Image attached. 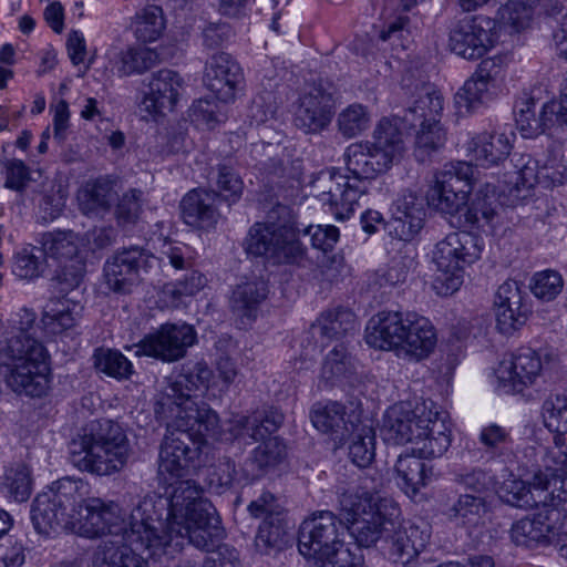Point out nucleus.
I'll list each match as a JSON object with an SVG mask.
<instances>
[{"instance_id":"nucleus-30","label":"nucleus","mask_w":567,"mask_h":567,"mask_svg":"<svg viewBox=\"0 0 567 567\" xmlns=\"http://www.w3.org/2000/svg\"><path fill=\"white\" fill-rule=\"evenodd\" d=\"M268 296L267 282L255 278L237 285L230 298V310L246 326L251 323L258 315L260 305Z\"/></svg>"},{"instance_id":"nucleus-47","label":"nucleus","mask_w":567,"mask_h":567,"mask_svg":"<svg viewBox=\"0 0 567 567\" xmlns=\"http://www.w3.org/2000/svg\"><path fill=\"white\" fill-rule=\"evenodd\" d=\"M319 332L328 339H340L357 329L355 315L344 308L322 313L319 319Z\"/></svg>"},{"instance_id":"nucleus-61","label":"nucleus","mask_w":567,"mask_h":567,"mask_svg":"<svg viewBox=\"0 0 567 567\" xmlns=\"http://www.w3.org/2000/svg\"><path fill=\"white\" fill-rule=\"evenodd\" d=\"M564 279L555 270H545L534 275L530 284L532 292L542 300H553L563 290Z\"/></svg>"},{"instance_id":"nucleus-28","label":"nucleus","mask_w":567,"mask_h":567,"mask_svg":"<svg viewBox=\"0 0 567 567\" xmlns=\"http://www.w3.org/2000/svg\"><path fill=\"white\" fill-rule=\"evenodd\" d=\"M559 512L549 509L538 513L533 518H523L513 524L511 529L512 540L524 547H533L537 544H549L555 537L554 519H558Z\"/></svg>"},{"instance_id":"nucleus-29","label":"nucleus","mask_w":567,"mask_h":567,"mask_svg":"<svg viewBox=\"0 0 567 567\" xmlns=\"http://www.w3.org/2000/svg\"><path fill=\"white\" fill-rule=\"evenodd\" d=\"M514 134L483 132L467 143V152L476 165L489 167L506 159L512 150Z\"/></svg>"},{"instance_id":"nucleus-56","label":"nucleus","mask_w":567,"mask_h":567,"mask_svg":"<svg viewBox=\"0 0 567 567\" xmlns=\"http://www.w3.org/2000/svg\"><path fill=\"white\" fill-rule=\"evenodd\" d=\"M455 482L464 489L480 496H485L495 485L494 475L481 467L461 470L455 474Z\"/></svg>"},{"instance_id":"nucleus-54","label":"nucleus","mask_w":567,"mask_h":567,"mask_svg":"<svg viewBox=\"0 0 567 567\" xmlns=\"http://www.w3.org/2000/svg\"><path fill=\"white\" fill-rule=\"evenodd\" d=\"M285 535L282 516L264 519L255 538L256 549L261 554H269L281 546Z\"/></svg>"},{"instance_id":"nucleus-48","label":"nucleus","mask_w":567,"mask_h":567,"mask_svg":"<svg viewBox=\"0 0 567 567\" xmlns=\"http://www.w3.org/2000/svg\"><path fill=\"white\" fill-rule=\"evenodd\" d=\"M285 456V445L277 437L264 440L254 451L247 465L252 467L251 477L256 478L275 465H277Z\"/></svg>"},{"instance_id":"nucleus-43","label":"nucleus","mask_w":567,"mask_h":567,"mask_svg":"<svg viewBox=\"0 0 567 567\" xmlns=\"http://www.w3.org/2000/svg\"><path fill=\"white\" fill-rule=\"evenodd\" d=\"M85 484L81 480L63 477L53 482L45 492L51 496L52 502L66 509L70 514L76 515L80 505L83 504Z\"/></svg>"},{"instance_id":"nucleus-53","label":"nucleus","mask_w":567,"mask_h":567,"mask_svg":"<svg viewBox=\"0 0 567 567\" xmlns=\"http://www.w3.org/2000/svg\"><path fill=\"white\" fill-rule=\"evenodd\" d=\"M42 322L51 334H61L78 323V313L62 301L53 302L44 310Z\"/></svg>"},{"instance_id":"nucleus-23","label":"nucleus","mask_w":567,"mask_h":567,"mask_svg":"<svg viewBox=\"0 0 567 567\" xmlns=\"http://www.w3.org/2000/svg\"><path fill=\"white\" fill-rule=\"evenodd\" d=\"M183 80L177 72L168 69L157 71L148 82V90L143 93L138 104L140 111L150 116L172 111L178 100Z\"/></svg>"},{"instance_id":"nucleus-9","label":"nucleus","mask_w":567,"mask_h":567,"mask_svg":"<svg viewBox=\"0 0 567 567\" xmlns=\"http://www.w3.org/2000/svg\"><path fill=\"white\" fill-rule=\"evenodd\" d=\"M249 255L266 257L272 264H298L305 257V248L292 227L285 224H254L245 240Z\"/></svg>"},{"instance_id":"nucleus-14","label":"nucleus","mask_w":567,"mask_h":567,"mask_svg":"<svg viewBox=\"0 0 567 567\" xmlns=\"http://www.w3.org/2000/svg\"><path fill=\"white\" fill-rule=\"evenodd\" d=\"M516 125L526 138L536 137L546 132L556 122L567 125L563 95L560 100L542 101L534 92L524 94L516 103Z\"/></svg>"},{"instance_id":"nucleus-34","label":"nucleus","mask_w":567,"mask_h":567,"mask_svg":"<svg viewBox=\"0 0 567 567\" xmlns=\"http://www.w3.org/2000/svg\"><path fill=\"white\" fill-rule=\"evenodd\" d=\"M115 542L101 543L92 558L93 567H150L148 561L133 549Z\"/></svg>"},{"instance_id":"nucleus-42","label":"nucleus","mask_w":567,"mask_h":567,"mask_svg":"<svg viewBox=\"0 0 567 567\" xmlns=\"http://www.w3.org/2000/svg\"><path fill=\"white\" fill-rule=\"evenodd\" d=\"M488 512L485 496L474 494H462L450 507L449 517L457 524L467 527H476L483 523Z\"/></svg>"},{"instance_id":"nucleus-46","label":"nucleus","mask_w":567,"mask_h":567,"mask_svg":"<svg viewBox=\"0 0 567 567\" xmlns=\"http://www.w3.org/2000/svg\"><path fill=\"white\" fill-rule=\"evenodd\" d=\"M375 456V431L371 424L355 427L349 445V457L358 467L369 466Z\"/></svg>"},{"instance_id":"nucleus-40","label":"nucleus","mask_w":567,"mask_h":567,"mask_svg":"<svg viewBox=\"0 0 567 567\" xmlns=\"http://www.w3.org/2000/svg\"><path fill=\"white\" fill-rule=\"evenodd\" d=\"M354 372L352 357L343 343H338L324 358L320 380L326 386H333Z\"/></svg>"},{"instance_id":"nucleus-36","label":"nucleus","mask_w":567,"mask_h":567,"mask_svg":"<svg viewBox=\"0 0 567 567\" xmlns=\"http://www.w3.org/2000/svg\"><path fill=\"white\" fill-rule=\"evenodd\" d=\"M115 193L109 181L96 179L86 183L78 194L80 210L86 216H100L107 213Z\"/></svg>"},{"instance_id":"nucleus-6","label":"nucleus","mask_w":567,"mask_h":567,"mask_svg":"<svg viewBox=\"0 0 567 567\" xmlns=\"http://www.w3.org/2000/svg\"><path fill=\"white\" fill-rule=\"evenodd\" d=\"M214 373L205 362L184 368L162 392L155 412L164 415H177L179 426H188L198 421L204 422V429L214 431L219 425L217 413L207 404L200 405L193 399V392L217 386Z\"/></svg>"},{"instance_id":"nucleus-44","label":"nucleus","mask_w":567,"mask_h":567,"mask_svg":"<svg viewBox=\"0 0 567 567\" xmlns=\"http://www.w3.org/2000/svg\"><path fill=\"white\" fill-rule=\"evenodd\" d=\"M48 262L42 249L28 245L13 256L12 274L19 279L35 280L42 277Z\"/></svg>"},{"instance_id":"nucleus-59","label":"nucleus","mask_w":567,"mask_h":567,"mask_svg":"<svg viewBox=\"0 0 567 567\" xmlns=\"http://www.w3.org/2000/svg\"><path fill=\"white\" fill-rule=\"evenodd\" d=\"M284 422V414L274 408L252 413V426L250 437L255 441H264L275 433Z\"/></svg>"},{"instance_id":"nucleus-13","label":"nucleus","mask_w":567,"mask_h":567,"mask_svg":"<svg viewBox=\"0 0 567 567\" xmlns=\"http://www.w3.org/2000/svg\"><path fill=\"white\" fill-rule=\"evenodd\" d=\"M196 340L197 333L193 326L165 323L138 342L136 353L171 363L183 359Z\"/></svg>"},{"instance_id":"nucleus-2","label":"nucleus","mask_w":567,"mask_h":567,"mask_svg":"<svg viewBox=\"0 0 567 567\" xmlns=\"http://www.w3.org/2000/svg\"><path fill=\"white\" fill-rule=\"evenodd\" d=\"M403 134L396 122L382 118L372 141L350 144L343 154L349 175H332V185L320 195L323 205L338 220L349 219L372 179L388 172L404 153Z\"/></svg>"},{"instance_id":"nucleus-60","label":"nucleus","mask_w":567,"mask_h":567,"mask_svg":"<svg viewBox=\"0 0 567 567\" xmlns=\"http://www.w3.org/2000/svg\"><path fill=\"white\" fill-rule=\"evenodd\" d=\"M85 262L82 258H73L58 264L54 280L61 292H68L78 288L83 280Z\"/></svg>"},{"instance_id":"nucleus-32","label":"nucleus","mask_w":567,"mask_h":567,"mask_svg":"<svg viewBox=\"0 0 567 567\" xmlns=\"http://www.w3.org/2000/svg\"><path fill=\"white\" fill-rule=\"evenodd\" d=\"M444 109V99L440 91L431 85H423L417 91V96L405 109L403 122L415 126L416 122H440Z\"/></svg>"},{"instance_id":"nucleus-37","label":"nucleus","mask_w":567,"mask_h":567,"mask_svg":"<svg viewBox=\"0 0 567 567\" xmlns=\"http://www.w3.org/2000/svg\"><path fill=\"white\" fill-rule=\"evenodd\" d=\"M496 214V188L494 185L485 184L466 207L463 226L481 228L492 225Z\"/></svg>"},{"instance_id":"nucleus-52","label":"nucleus","mask_w":567,"mask_h":567,"mask_svg":"<svg viewBox=\"0 0 567 567\" xmlns=\"http://www.w3.org/2000/svg\"><path fill=\"white\" fill-rule=\"evenodd\" d=\"M533 4L519 1H508L498 10L501 25L508 32L525 30L533 18Z\"/></svg>"},{"instance_id":"nucleus-55","label":"nucleus","mask_w":567,"mask_h":567,"mask_svg":"<svg viewBox=\"0 0 567 567\" xmlns=\"http://www.w3.org/2000/svg\"><path fill=\"white\" fill-rule=\"evenodd\" d=\"M489 97V87L472 75L455 95V104L460 112H471Z\"/></svg>"},{"instance_id":"nucleus-7","label":"nucleus","mask_w":567,"mask_h":567,"mask_svg":"<svg viewBox=\"0 0 567 567\" xmlns=\"http://www.w3.org/2000/svg\"><path fill=\"white\" fill-rule=\"evenodd\" d=\"M169 420L167 434L164 436L158 455V478L163 483L181 480L198 466L200 445L207 439H220L219 425L214 431H206L204 422L198 421L188 426H179L177 415L158 414Z\"/></svg>"},{"instance_id":"nucleus-1","label":"nucleus","mask_w":567,"mask_h":567,"mask_svg":"<svg viewBox=\"0 0 567 567\" xmlns=\"http://www.w3.org/2000/svg\"><path fill=\"white\" fill-rule=\"evenodd\" d=\"M165 495L148 494L131 512L130 539L151 557L178 553L185 544L210 551L225 536L214 505L194 480H173Z\"/></svg>"},{"instance_id":"nucleus-62","label":"nucleus","mask_w":567,"mask_h":567,"mask_svg":"<svg viewBox=\"0 0 567 567\" xmlns=\"http://www.w3.org/2000/svg\"><path fill=\"white\" fill-rule=\"evenodd\" d=\"M6 182L4 187L22 194L31 178L30 167L21 159L12 158L4 163Z\"/></svg>"},{"instance_id":"nucleus-39","label":"nucleus","mask_w":567,"mask_h":567,"mask_svg":"<svg viewBox=\"0 0 567 567\" xmlns=\"http://www.w3.org/2000/svg\"><path fill=\"white\" fill-rule=\"evenodd\" d=\"M41 249L45 258H52L58 264L69 261L79 256V239L73 231H49L40 239Z\"/></svg>"},{"instance_id":"nucleus-26","label":"nucleus","mask_w":567,"mask_h":567,"mask_svg":"<svg viewBox=\"0 0 567 567\" xmlns=\"http://www.w3.org/2000/svg\"><path fill=\"white\" fill-rule=\"evenodd\" d=\"M217 200L218 194L215 190L203 188L189 190L181 202L183 220L198 229L215 228L220 217Z\"/></svg>"},{"instance_id":"nucleus-3","label":"nucleus","mask_w":567,"mask_h":567,"mask_svg":"<svg viewBox=\"0 0 567 567\" xmlns=\"http://www.w3.org/2000/svg\"><path fill=\"white\" fill-rule=\"evenodd\" d=\"M365 341L375 349L420 362L434 351L437 336L433 323L416 312L380 311L367 326Z\"/></svg>"},{"instance_id":"nucleus-17","label":"nucleus","mask_w":567,"mask_h":567,"mask_svg":"<svg viewBox=\"0 0 567 567\" xmlns=\"http://www.w3.org/2000/svg\"><path fill=\"white\" fill-rule=\"evenodd\" d=\"M495 23L487 17L465 18L457 22L450 33V48L455 54L466 59L482 58L493 47Z\"/></svg>"},{"instance_id":"nucleus-41","label":"nucleus","mask_w":567,"mask_h":567,"mask_svg":"<svg viewBox=\"0 0 567 567\" xmlns=\"http://www.w3.org/2000/svg\"><path fill=\"white\" fill-rule=\"evenodd\" d=\"M157 60L158 54L153 49L132 45L120 52L115 68L120 76L143 74L152 69Z\"/></svg>"},{"instance_id":"nucleus-64","label":"nucleus","mask_w":567,"mask_h":567,"mask_svg":"<svg viewBox=\"0 0 567 567\" xmlns=\"http://www.w3.org/2000/svg\"><path fill=\"white\" fill-rule=\"evenodd\" d=\"M142 213V192L131 189L123 194L115 209L120 224H135Z\"/></svg>"},{"instance_id":"nucleus-5","label":"nucleus","mask_w":567,"mask_h":567,"mask_svg":"<svg viewBox=\"0 0 567 567\" xmlns=\"http://www.w3.org/2000/svg\"><path fill=\"white\" fill-rule=\"evenodd\" d=\"M371 483L363 478L360 486H351L339 496L340 507L348 515L347 532L361 549L375 545L381 537L385 539L400 515L394 502L378 496L381 482Z\"/></svg>"},{"instance_id":"nucleus-19","label":"nucleus","mask_w":567,"mask_h":567,"mask_svg":"<svg viewBox=\"0 0 567 567\" xmlns=\"http://www.w3.org/2000/svg\"><path fill=\"white\" fill-rule=\"evenodd\" d=\"M430 539V530L408 523L401 524L396 519L393 530L385 538V554L390 561L398 567H411Z\"/></svg>"},{"instance_id":"nucleus-49","label":"nucleus","mask_w":567,"mask_h":567,"mask_svg":"<svg viewBox=\"0 0 567 567\" xmlns=\"http://www.w3.org/2000/svg\"><path fill=\"white\" fill-rule=\"evenodd\" d=\"M346 408L338 401L317 402L313 404L310 417L313 426L322 433L337 432L346 425Z\"/></svg>"},{"instance_id":"nucleus-11","label":"nucleus","mask_w":567,"mask_h":567,"mask_svg":"<svg viewBox=\"0 0 567 567\" xmlns=\"http://www.w3.org/2000/svg\"><path fill=\"white\" fill-rule=\"evenodd\" d=\"M472 175L473 168L466 162L445 165L434 174L426 193L429 205L442 214L456 215L467 204Z\"/></svg>"},{"instance_id":"nucleus-51","label":"nucleus","mask_w":567,"mask_h":567,"mask_svg":"<svg viewBox=\"0 0 567 567\" xmlns=\"http://www.w3.org/2000/svg\"><path fill=\"white\" fill-rule=\"evenodd\" d=\"M370 120L368 109L362 104L353 103L339 113L338 131L343 137H355L369 127Z\"/></svg>"},{"instance_id":"nucleus-18","label":"nucleus","mask_w":567,"mask_h":567,"mask_svg":"<svg viewBox=\"0 0 567 567\" xmlns=\"http://www.w3.org/2000/svg\"><path fill=\"white\" fill-rule=\"evenodd\" d=\"M333 93L330 84L320 80L301 97L295 123L306 133H318L326 128L333 115Z\"/></svg>"},{"instance_id":"nucleus-63","label":"nucleus","mask_w":567,"mask_h":567,"mask_svg":"<svg viewBox=\"0 0 567 567\" xmlns=\"http://www.w3.org/2000/svg\"><path fill=\"white\" fill-rule=\"evenodd\" d=\"M216 184L227 200L236 202L243 194L244 183L236 171L228 165L217 166Z\"/></svg>"},{"instance_id":"nucleus-15","label":"nucleus","mask_w":567,"mask_h":567,"mask_svg":"<svg viewBox=\"0 0 567 567\" xmlns=\"http://www.w3.org/2000/svg\"><path fill=\"white\" fill-rule=\"evenodd\" d=\"M347 524L332 512L322 511L302 522L299 529L298 548L302 556L330 553L342 543Z\"/></svg>"},{"instance_id":"nucleus-45","label":"nucleus","mask_w":567,"mask_h":567,"mask_svg":"<svg viewBox=\"0 0 567 567\" xmlns=\"http://www.w3.org/2000/svg\"><path fill=\"white\" fill-rule=\"evenodd\" d=\"M446 142V132L440 122L420 123L415 135L414 156L419 162H426L440 151Z\"/></svg>"},{"instance_id":"nucleus-35","label":"nucleus","mask_w":567,"mask_h":567,"mask_svg":"<svg viewBox=\"0 0 567 567\" xmlns=\"http://www.w3.org/2000/svg\"><path fill=\"white\" fill-rule=\"evenodd\" d=\"M451 445V431L445 422L443 413L433 419L424 434L415 441L412 452L422 458H435L442 456Z\"/></svg>"},{"instance_id":"nucleus-58","label":"nucleus","mask_w":567,"mask_h":567,"mask_svg":"<svg viewBox=\"0 0 567 567\" xmlns=\"http://www.w3.org/2000/svg\"><path fill=\"white\" fill-rule=\"evenodd\" d=\"M2 489L8 497L16 502H24L30 497V477L24 465H18L6 471Z\"/></svg>"},{"instance_id":"nucleus-4","label":"nucleus","mask_w":567,"mask_h":567,"mask_svg":"<svg viewBox=\"0 0 567 567\" xmlns=\"http://www.w3.org/2000/svg\"><path fill=\"white\" fill-rule=\"evenodd\" d=\"M69 454L71 463L80 471L109 476L124 468L131 449L123 427L102 419L92 421L71 440Z\"/></svg>"},{"instance_id":"nucleus-25","label":"nucleus","mask_w":567,"mask_h":567,"mask_svg":"<svg viewBox=\"0 0 567 567\" xmlns=\"http://www.w3.org/2000/svg\"><path fill=\"white\" fill-rule=\"evenodd\" d=\"M7 368L4 375L6 384L14 393L31 398H41L50 384V361H38L34 363H10L1 364Z\"/></svg>"},{"instance_id":"nucleus-12","label":"nucleus","mask_w":567,"mask_h":567,"mask_svg":"<svg viewBox=\"0 0 567 567\" xmlns=\"http://www.w3.org/2000/svg\"><path fill=\"white\" fill-rule=\"evenodd\" d=\"M156 262L157 258L140 246L117 250L104 264L105 284L116 293H130Z\"/></svg>"},{"instance_id":"nucleus-27","label":"nucleus","mask_w":567,"mask_h":567,"mask_svg":"<svg viewBox=\"0 0 567 567\" xmlns=\"http://www.w3.org/2000/svg\"><path fill=\"white\" fill-rule=\"evenodd\" d=\"M75 516L66 509L58 507L45 491L35 497L31 508L33 526L39 534L44 536H50L61 530L71 532V525H73Z\"/></svg>"},{"instance_id":"nucleus-16","label":"nucleus","mask_w":567,"mask_h":567,"mask_svg":"<svg viewBox=\"0 0 567 567\" xmlns=\"http://www.w3.org/2000/svg\"><path fill=\"white\" fill-rule=\"evenodd\" d=\"M543 362L538 352L530 348L519 349L503 359L495 369L496 388L506 394L523 392L540 377Z\"/></svg>"},{"instance_id":"nucleus-57","label":"nucleus","mask_w":567,"mask_h":567,"mask_svg":"<svg viewBox=\"0 0 567 567\" xmlns=\"http://www.w3.org/2000/svg\"><path fill=\"white\" fill-rule=\"evenodd\" d=\"M543 419L550 432L567 433V399L560 395L546 399L543 404Z\"/></svg>"},{"instance_id":"nucleus-8","label":"nucleus","mask_w":567,"mask_h":567,"mask_svg":"<svg viewBox=\"0 0 567 567\" xmlns=\"http://www.w3.org/2000/svg\"><path fill=\"white\" fill-rule=\"evenodd\" d=\"M483 240L471 231H454L440 240L433 250L437 275L433 288L440 296H451L464 282V269L481 258Z\"/></svg>"},{"instance_id":"nucleus-33","label":"nucleus","mask_w":567,"mask_h":567,"mask_svg":"<svg viewBox=\"0 0 567 567\" xmlns=\"http://www.w3.org/2000/svg\"><path fill=\"white\" fill-rule=\"evenodd\" d=\"M395 472L401 489L411 498H414L421 488L431 480L432 470L427 467L422 457L414 454H402L395 464Z\"/></svg>"},{"instance_id":"nucleus-50","label":"nucleus","mask_w":567,"mask_h":567,"mask_svg":"<svg viewBox=\"0 0 567 567\" xmlns=\"http://www.w3.org/2000/svg\"><path fill=\"white\" fill-rule=\"evenodd\" d=\"M93 358L97 371L116 380L128 379L133 373L131 361L117 350L100 348L95 350Z\"/></svg>"},{"instance_id":"nucleus-22","label":"nucleus","mask_w":567,"mask_h":567,"mask_svg":"<svg viewBox=\"0 0 567 567\" xmlns=\"http://www.w3.org/2000/svg\"><path fill=\"white\" fill-rule=\"evenodd\" d=\"M496 327L504 334H512L525 324L529 312L520 285L515 280L503 282L494 299Z\"/></svg>"},{"instance_id":"nucleus-21","label":"nucleus","mask_w":567,"mask_h":567,"mask_svg":"<svg viewBox=\"0 0 567 567\" xmlns=\"http://www.w3.org/2000/svg\"><path fill=\"white\" fill-rule=\"evenodd\" d=\"M23 319L25 327H20L18 332L0 347V364L34 363V359L50 361L45 347L30 332L35 321V313L24 309Z\"/></svg>"},{"instance_id":"nucleus-20","label":"nucleus","mask_w":567,"mask_h":567,"mask_svg":"<svg viewBox=\"0 0 567 567\" xmlns=\"http://www.w3.org/2000/svg\"><path fill=\"white\" fill-rule=\"evenodd\" d=\"M204 82L221 102L235 100L241 89L244 73L238 62L226 52L213 54L206 62Z\"/></svg>"},{"instance_id":"nucleus-24","label":"nucleus","mask_w":567,"mask_h":567,"mask_svg":"<svg viewBox=\"0 0 567 567\" xmlns=\"http://www.w3.org/2000/svg\"><path fill=\"white\" fill-rule=\"evenodd\" d=\"M392 216L390 233L400 240H411L424 225L423 198L411 189L401 190L393 200Z\"/></svg>"},{"instance_id":"nucleus-31","label":"nucleus","mask_w":567,"mask_h":567,"mask_svg":"<svg viewBox=\"0 0 567 567\" xmlns=\"http://www.w3.org/2000/svg\"><path fill=\"white\" fill-rule=\"evenodd\" d=\"M425 413L424 404L401 403L390 408L383 419L382 434L384 441L393 444H406L411 441V420L422 417Z\"/></svg>"},{"instance_id":"nucleus-38","label":"nucleus","mask_w":567,"mask_h":567,"mask_svg":"<svg viewBox=\"0 0 567 567\" xmlns=\"http://www.w3.org/2000/svg\"><path fill=\"white\" fill-rule=\"evenodd\" d=\"M131 28L135 38L143 43H152L161 38L165 30L163 9L156 4H147L136 11Z\"/></svg>"},{"instance_id":"nucleus-10","label":"nucleus","mask_w":567,"mask_h":567,"mask_svg":"<svg viewBox=\"0 0 567 567\" xmlns=\"http://www.w3.org/2000/svg\"><path fill=\"white\" fill-rule=\"evenodd\" d=\"M71 532L85 538H99L106 534L120 535L135 549L145 550L142 544L130 539L131 520L125 522L122 511L114 502H105L99 497H89L80 505Z\"/></svg>"}]
</instances>
